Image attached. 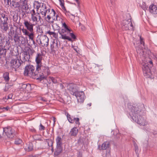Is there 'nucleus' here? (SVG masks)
<instances>
[{"label": "nucleus", "mask_w": 157, "mask_h": 157, "mask_svg": "<svg viewBox=\"0 0 157 157\" xmlns=\"http://www.w3.org/2000/svg\"><path fill=\"white\" fill-rule=\"evenodd\" d=\"M29 8V6L27 5L24 6H21L20 8V9H19V10H20L21 9V10H25V11L26 10H28V9Z\"/></svg>", "instance_id": "obj_37"}, {"label": "nucleus", "mask_w": 157, "mask_h": 157, "mask_svg": "<svg viewBox=\"0 0 157 157\" xmlns=\"http://www.w3.org/2000/svg\"><path fill=\"white\" fill-rule=\"evenodd\" d=\"M149 65V64L148 63H142V69L144 76H150L151 74V67H150V66H148Z\"/></svg>", "instance_id": "obj_10"}, {"label": "nucleus", "mask_w": 157, "mask_h": 157, "mask_svg": "<svg viewBox=\"0 0 157 157\" xmlns=\"http://www.w3.org/2000/svg\"><path fill=\"white\" fill-rule=\"evenodd\" d=\"M147 63H148L149 64L148 66H150V67H151V68H152V67L153 66V62L152 60H150L149 61V62Z\"/></svg>", "instance_id": "obj_53"}, {"label": "nucleus", "mask_w": 157, "mask_h": 157, "mask_svg": "<svg viewBox=\"0 0 157 157\" xmlns=\"http://www.w3.org/2000/svg\"><path fill=\"white\" fill-rule=\"evenodd\" d=\"M28 5L27 0H23L22 2V4L20 5L21 6H23Z\"/></svg>", "instance_id": "obj_39"}, {"label": "nucleus", "mask_w": 157, "mask_h": 157, "mask_svg": "<svg viewBox=\"0 0 157 157\" xmlns=\"http://www.w3.org/2000/svg\"><path fill=\"white\" fill-rule=\"evenodd\" d=\"M62 25L63 28L61 29H59L58 31L59 33L61 35V36L68 32H69L71 30L65 22L63 23Z\"/></svg>", "instance_id": "obj_13"}, {"label": "nucleus", "mask_w": 157, "mask_h": 157, "mask_svg": "<svg viewBox=\"0 0 157 157\" xmlns=\"http://www.w3.org/2000/svg\"><path fill=\"white\" fill-rule=\"evenodd\" d=\"M129 108L130 110L129 113L130 117L134 121L140 125L144 126L147 124V122L142 117L145 114L141 109L132 105H130Z\"/></svg>", "instance_id": "obj_1"}, {"label": "nucleus", "mask_w": 157, "mask_h": 157, "mask_svg": "<svg viewBox=\"0 0 157 157\" xmlns=\"http://www.w3.org/2000/svg\"><path fill=\"white\" fill-rule=\"evenodd\" d=\"M63 151V148H56L54 153L55 157H57Z\"/></svg>", "instance_id": "obj_26"}, {"label": "nucleus", "mask_w": 157, "mask_h": 157, "mask_svg": "<svg viewBox=\"0 0 157 157\" xmlns=\"http://www.w3.org/2000/svg\"><path fill=\"white\" fill-rule=\"evenodd\" d=\"M132 143L134 145V147H138V145L137 144H136L135 141L133 140L132 141Z\"/></svg>", "instance_id": "obj_62"}, {"label": "nucleus", "mask_w": 157, "mask_h": 157, "mask_svg": "<svg viewBox=\"0 0 157 157\" xmlns=\"http://www.w3.org/2000/svg\"><path fill=\"white\" fill-rule=\"evenodd\" d=\"M25 52H27V53L29 54L30 56L32 55L33 53L35 52V51L34 49L31 48L29 47H28L27 51H26Z\"/></svg>", "instance_id": "obj_30"}, {"label": "nucleus", "mask_w": 157, "mask_h": 157, "mask_svg": "<svg viewBox=\"0 0 157 157\" xmlns=\"http://www.w3.org/2000/svg\"><path fill=\"white\" fill-rule=\"evenodd\" d=\"M24 149L26 151H30L33 149V148H25Z\"/></svg>", "instance_id": "obj_54"}, {"label": "nucleus", "mask_w": 157, "mask_h": 157, "mask_svg": "<svg viewBox=\"0 0 157 157\" xmlns=\"http://www.w3.org/2000/svg\"><path fill=\"white\" fill-rule=\"evenodd\" d=\"M14 26L15 27V31L14 33V35L19 36V35H20V33H21L20 29H19V28L17 26L15 25H14Z\"/></svg>", "instance_id": "obj_29"}, {"label": "nucleus", "mask_w": 157, "mask_h": 157, "mask_svg": "<svg viewBox=\"0 0 157 157\" xmlns=\"http://www.w3.org/2000/svg\"><path fill=\"white\" fill-rule=\"evenodd\" d=\"M82 157V153L80 151L79 152L78 154V156L77 157Z\"/></svg>", "instance_id": "obj_64"}, {"label": "nucleus", "mask_w": 157, "mask_h": 157, "mask_svg": "<svg viewBox=\"0 0 157 157\" xmlns=\"http://www.w3.org/2000/svg\"><path fill=\"white\" fill-rule=\"evenodd\" d=\"M10 5H11V6L15 8H19L20 9V5L19 2H16L14 1H12L11 2H10Z\"/></svg>", "instance_id": "obj_25"}, {"label": "nucleus", "mask_w": 157, "mask_h": 157, "mask_svg": "<svg viewBox=\"0 0 157 157\" xmlns=\"http://www.w3.org/2000/svg\"><path fill=\"white\" fill-rule=\"evenodd\" d=\"M149 10L150 12L152 14L157 13V7L155 5L151 4L149 7Z\"/></svg>", "instance_id": "obj_19"}, {"label": "nucleus", "mask_w": 157, "mask_h": 157, "mask_svg": "<svg viewBox=\"0 0 157 157\" xmlns=\"http://www.w3.org/2000/svg\"><path fill=\"white\" fill-rule=\"evenodd\" d=\"M22 142V140L20 139H17L15 141V144H21Z\"/></svg>", "instance_id": "obj_41"}, {"label": "nucleus", "mask_w": 157, "mask_h": 157, "mask_svg": "<svg viewBox=\"0 0 157 157\" xmlns=\"http://www.w3.org/2000/svg\"><path fill=\"white\" fill-rule=\"evenodd\" d=\"M8 18H2L0 17V27L1 29L4 32H6L9 29L8 22H9Z\"/></svg>", "instance_id": "obj_9"}, {"label": "nucleus", "mask_w": 157, "mask_h": 157, "mask_svg": "<svg viewBox=\"0 0 157 157\" xmlns=\"http://www.w3.org/2000/svg\"><path fill=\"white\" fill-rule=\"evenodd\" d=\"M13 40L15 43L19 42L20 41V36L17 35H14Z\"/></svg>", "instance_id": "obj_34"}, {"label": "nucleus", "mask_w": 157, "mask_h": 157, "mask_svg": "<svg viewBox=\"0 0 157 157\" xmlns=\"http://www.w3.org/2000/svg\"><path fill=\"white\" fill-rule=\"evenodd\" d=\"M121 135L120 133H117L114 137L112 140L110 141L104 142L101 147H109L110 146L117 147L120 142V137Z\"/></svg>", "instance_id": "obj_4"}, {"label": "nucleus", "mask_w": 157, "mask_h": 157, "mask_svg": "<svg viewBox=\"0 0 157 157\" xmlns=\"http://www.w3.org/2000/svg\"><path fill=\"white\" fill-rule=\"evenodd\" d=\"M141 7L142 9L145 11L147 8V6H146L145 5H144V4H143V6H141Z\"/></svg>", "instance_id": "obj_60"}, {"label": "nucleus", "mask_w": 157, "mask_h": 157, "mask_svg": "<svg viewBox=\"0 0 157 157\" xmlns=\"http://www.w3.org/2000/svg\"><path fill=\"white\" fill-rule=\"evenodd\" d=\"M131 19L125 20L123 21L122 27L123 30H131L132 31L134 30V27L132 22Z\"/></svg>", "instance_id": "obj_8"}, {"label": "nucleus", "mask_w": 157, "mask_h": 157, "mask_svg": "<svg viewBox=\"0 0 157 157\" xmlns=\"http://www.w3.org/2000/svg\"><path fill=\"white\" fill-rule=\"evenodd\" d=\"M75 95L76 97L78 102H82L84 101L85 95L83 91H78Z\"/></svg>", "instance_id": "obj_14"}, {"label": "nucleus", "mask_w": 157, "mask_h": 157, "mask_svg": "<svg viewBox=\"0 0 157 157\" xmlns=\"http://www.w3.org/2000/svg\"><path fill=\"white\" fill-rule=\"evenodd\" d=\"M24 26L30 32L33 31V27L34 24H32L30 21L27 20H24L23 23Z\"/></svg>", "instance_id": "obj_15"}, {"label": "nucleus", "mask_w": 157, "mask_h": 157, "mask_svg": "<svg viewBox=\"0 0 157 157\" xmlns=\"http://www.w3.org/2000/svg\"><path fill=\"white\" fill-rule=\"evenodd\" d=\"M67 119L70 123H73L74 122V117L73 116L71 117V116L68 113H67Z\"/></svg>", "instance_id": "obj_28"}, {"label": "nucleus", "mask_w": 157, "mask_h": 157, "mask_svg": "<svg viewBox=\"0 0 157 157\" xmlns=\"http://www.w3.org/2000/svg\"><path fill=\"white\" fill-rule=\"evenodd\" d=\"M68 90L70 94L73 95H75L78 91L77 86L74 84H71L70 85Z\"/></svg>", "instance_id": "obj_16"}, {"label": "nucleus", "mask_w": 157, "mask_h": 157, "mask_svg": "<svg viewBox=\"0 0 157 157\" xmlns=\"http://www.w3.org/2000/svg\"><path fill=\"white\" fill-rule=\"evenodd\" d=\"M35 67L33 65H27L25 67L24 72L25 76H29L33 78L36 79L38 80V71H35Z\"/></svg>", "instance_id": "obj_3"}, {"label": "nucleus", "mask_w": 157, "mask_h": 157, "mask_svg": "<svg viewBox=\"0 0 157 157\" xmlns=\"http://www.w3.org/2000/svg\"><path fill=\"white\" fill-rule=\"evenodd\" d=\"M52 17V16H51V15H48L46 17L48 19V20H47V21L48 22H51L52 23H53V21H51L50 19L52 18L51 17Z\"/></svg>", "instance_id": "obj_48"}, {"label": "nucleus", "mask_w": 157, "mask_h": 157, "mask_svg": "<svg viewBox=\"0 0 157 157\" xmlns=\"http://www.w3.org/2000/svg\"><path fill=\"white\" fill-rule=\"evenodd\" d=\"M5 17V18H8V16L5 13H0V17L2 18H4Z\"/></svg>", "instance_id": "obj_40"}, {"label": "nucleus", "mask_w": 157, "mask_h": 157, "mask_svg": "<svg viewBox=\"0 0 157 157\" xmlns=\"http://www.w3.org/2000/svg\"><path fill=\"white\" fill-rule=\"evenodd\" d=\"M9 89V86H6V85L5 86L4 89V92H6Z\"/></svg>", "instance_id": "obj_58"}, {"label": "nucleus", "mask_w": 157, "mask_h": 157, "mask_svg": "<svg viewBox=\"0 0 157 157\" xmlns=\"http://www.w3.org/2000/svg\"><path fill=\"white\" fill-rule=\"evenodd\" d=\"M9 73L8 72H5L3 75V77L6 82H8L9 81Z\"/></svg>", "instance_id": "obj_27"}, {"label": "nucleus", "mask_w": 157, "mask_h": 157, "mask_svg": "<svg viewBox=\"0 0 157 157\" xmlns=\"http://www.w3.org/2000/svg\"><path fill=\"white\" fill-rule=\"evenodd\" d=\"M15 29L14 28H13L12 26H11L10 28V32H11V34L12 33L13 34H14V33Z\"/></svg>", "instance_id": "obj_57"}, {"label": "nucleus", "mask_w": 157, "mask_h": 157, "mask_svg": "<svg viewBox=\"0 0 157 157\" xmlns=\"http://www.w3.org/2000/svg\"><path fill=\"white\" fill-rule=\"evenodd\" d=\"M4 40V37L3 38L2 34L0 32V44H2L1 43L3 42Z\"/></svg>", "instance_id": "obj_44"}, {"label": "nucleus", "mask_w": 157, "mask_h": 157, "mask_svg": "<svg viewBox=\"0 0 157 157\" xmlns=\"http://www.w3.org/2000/svg\"><path fill=\"white\" fill-rule=\"evenodd\" d=\"M78 133V129L77 128L74 127L72 129L70 132V134L71 136H75Z\"/></svg>", "instance_id": "obj_23"}, {"label": "nucleus", "mask_w": 157, "mask_h": 157, "mask_svg": "<svg viewBox=\"0 0 157 157\" xmlns=\"http://www.w3.org/2000/svg\"><path fill=\"white\" fill-rule=\"evenodd\" d=\"M21 12L22 13V15L24 16L26 14H29V11L28 10H26L24 11V10H21Z\"/></svg>", "instance_id": "obj_49"}, {"label": "nucleus", "mask_w": 157, "mask_h": 157, "mask_svg": "<svg viewBox=\"0 0 157 157\" xmlns=\"http://www.w3.org/2000/svg\"><path fill=\"white\" fill-rule=\"evenodd\" d=\"M110 148H98V149L100 150H102L103 152L104 153V154H105L107 155L108 154H109L110 151Z\"/></svg>", "instance_id": "obj_24"}, {"label": "nucleus", "mask_w": 157, "mask_h": 157, "mask_svg": "<svg viewBox=\"0 0 157 157\" xmlns=\"http://www.w3.org/2000/svg\"><path fill=\"white\" fill-rule=\"evenodd\" d=\"M61 6L62 8L63 9V10H64V11H65V13L66 15H67V13H69V11H67L66 10L65 7L64 6V5L62 6Z\"/></svg>", "instance_id": "obj_50"}, {"label": "nucleus", "mask_w": 157, "mask_h": 157, "mask_svg": "<svg viewBox=\"0 0 157 157\" xmlns=\"http://www.w3.org/2000/svg\"><path fill=\"white\" fill-rule=\"evenodd\" d=\"M47 143L49 147H52L53 141L52 140L48 139L47 140Z\"/></svg>", "instance_id": "obj_38"}, {"label": "nucleus", "mask_w": 157, "mask_h": 157, "mask_svg": "<svg viewBox=\"0 0 157 157\" xmlns=\"http://www.w3.org/2000/svg\"><path fill=\"white\" fill-rule=\"evenodd\" d=\"M21 31L23 33L24 35L28 36L30 32L27 29H24L23 28L21 29Z\"/></svg>", "instance_id": "obj_31"}, {"label": "nucleus", "mask_w": 157, "mask_h": 157, "mask_svg": "<svg viewBox=\"0 0 157 157\" xmlns=\"http://www.w3.org/2000/svg\"><path fill=\"white\" fill-rule=\"evenodd\" d=\"M3 132L8 138L13 139L17 136V133L10 127L3 128Z\"/></svg>", "instance_id": "obj_7"}, {"label": "nucleus", "mask_w": 157, "mask_h": 157, "mask_svg": "<svg viewBox=\"0 0 157 157\" xmlns=\"http://www.w3.org/2000/svg\"><path fill=\"white\" fill-rule=\"evenodd\" d=\"M35 2L36 3V9H37V11H38L39 8L41 7V3H40L38 1H35ZM35 4H34V5H35Z\"/></svg>", "instance_id": "obj_36"}, {"label": "nucleus", "mask_w": 157, "mask_h": 157, "mask_svg": "<svg viewBox=\"0 0 157 157\" xmlns=\"http://www.w3.org/2000/svg\"><path fill=\"white\" fill-rule=\"evenodd\" d=\"M4 1L5 3L6 2V4L7 5H9L10 4V2H11V0H4Z\"/></svg>", "instance_id": "obj_59"}, {"label": "nucleus", "mask_w": 157, "mask_h": 157, "mask_svg": "<svg viewBox=\"0 0 157 157\" xmlns=\"http://www.w3.org/2000/svg\"><path fill=\"white\" fill-rule=\"evenodd\" d=\"M50 79L54 83H56L57 82V81L56 79L52 77H50Z\"/></svg>", "instance_id": "obj_43"}, {"label": "nucleus", "mask_w": 157, "mask_h": 157, "mask_svg": "<svg viewBox=\"0 0 157 157\" xmlns=\"http://www.w3.org/2000/svg\"><path fill=\"white\" fill-rule=\"evenodd\" d=\"M45 127L41 123L40 125L39 130H44L45 129Z\"/></svg>", "instance_id": "obj_52"}, {"label": "nucleus", "mask_w": 157, "mask_h": 157, "mask_svg": "<svg viewBox=\"0 0 157 157\" xmlns=\"http://www.w3.org/2000/svg\"><path fill=\"white\" fill-rule=\"evenodd\" d=\"M41 8H43V9H46L47 8L46 6V4L44 3H41Z\"/></svg>", "instance_id": "obj_56"}, {"label": "nucleus", "mask_w": 157, "mask_h": 157, "mask_svg": "<svg viewBox=\"0 0 157 157\" xmlns=\"http://www.w3.org/2000/svg\"><path fill=\"white\" fill-rule=\"evenodd\" d=\"M6 53V49L3 48V45L2 44H0V59L1 58L2 56H5Z\"/></svg>", "instance_id": "obj_22"}, {"label": "nucleus", "mask_w": 157, "mask_h": 157, "mask_svg": "<svg viewBox=\"0 0 157 157\" xmlns=\"http://www.w3.org/2000/svg\"><path fill=\"white\" fill-rule=\"evenodd\" d=\"M59 38L65 40H67L71 42L75 41L77 40L76 36L74 34L73 31L71 29L64 35L59 37Z\"/></svg>", "instance_id": "obj_6"}, {"label": "nucleus", "mask_w": 157, "mask_h": 157, "mask_svg": "<svg viewBox=\"0 0 157 157\" xmlns=\"http://www.w3.org/2000/svg\"><path fill=\"white\" fill-rule=\"evenodd\" d=\"M140 44H142L143 46H144L145 43L144 41V39L141 36L140 37Z\"/></svg>", "instance_id": "obj_45"}, {"label": "nucleus", "mask_w": 157, "mask_h": 157, "mask_svg": "<svg viewBox=\"0 0 157 157\" xmlns=\"http://www.w3.org/2000/svg\"><path fill=\"white\" fill-rule=\"evenodd\" d=\"M18 18V16L17 14L13 16V20L14 21H17Z\"/></svg>", "instance_id": "obj_51"}, {"label": "nucleus", "mask_w": 157, "mask_h": 157, "mask_svg": "<svg viewBox=\"0 0 157 157\" xmlns=\"http://www.w3.org/2000/svg\"><path fill=\"white\" fill-rule=\"evenodd\" d=\"M43 53L42 52L40 53H37L36 56L35 61L36 63V69L39 68L42 63L41 62L43 58Z\"/></svg>", "instance_id": "obj_11"}, {"label": "nucleus", "mask_w": 157, "mask_h": 157, "mask_svg": "<svg viewBox=\"0 0 157 157\" xmlns=\"http://www.w3.org/2000/svg\"><path fill=\"white\" fill-rule=\"evenodd\" d=\"M50 9H48V10L43 9V10H40V13L44 15V16H45L46 15L47 11H48V12H49L50 11Z\"/></svg>", "instance_id": "obj_33"}, {"label": "nucleus", "mask_w": 157, "mask_h": 157, "mask_svg": "<svg viewBox=\"0 0 157 157\" xmlns=\"http://www.w3.org/2000/svg\"><path fill=\"white\" fill-rule=\"evenodd\" d=\"M23 56V59H22V63H24L23 64L25 66V63L27 61H29V59L30 58V56L26 52L24 51V53L22 54Z\"/></svg>", "instance_id": "obj_17"}, {"label": "nucleus", "mask_w": 157, "mask_h": 157, "mask_svg": "<svg viewBox=\"0 0 157 157\" xmlns=\"http://www.w3.org/2000/svg\"><path fill=\"white\" fill-rule=\"evenodd\" d=\"M59 1L60 2V4L61 6L64 5V1L63 0H62Z\"/></svg>", "instance_id": "obj_63"}, {"label": "nucleus", "mask_w": 157, "mask_h": 157, "mask_svg": "<svg viewBox=\"0 0 157 157\" xmlns=\"http://www.w3.org/2000/svg\"><path fill=\"white\" fill-rule=\"evenodd\" d=\"M74 122L75 121V123L76 124L79 125L80 124L79 121V119L78 118H74Z\"/></svg>", "instance_id": "obj_46"}, {"label": "nucleus", "mask_w": 157, "mask_h": 157, "mask_svg": "<svg viewBox=\"0 0 157 157\" xmlns=\"http://www.w3.org/2000/svg\"><path fill=\"white\" fill-rule=\"evenodd\" d=\"M53 37H55L56 38L58 37V34L56 33L55 32H53V33L52 35Z\"/></svg>", "instance_id": "obj_61"}, {"label": "nucleus", "mask_w": 157, "mask_h": 157, "mask_svg": "<svg viewBox=\"0 0 157 157\" xmlns=\"http://www.w3.org/2000/svg\"><path fill=\"white\" fill-rule=\"evenodd\" d=\"M34 35L33 31H32L31 32H30V33L28 36H29V39H30L31 40H34Z\"/></svg>", "instance_id": "obj_35"}, {"label": "nucleus", "mask_w": 157, "mask_h": 157, "mask_svg": "<svg viewBox=\"0 0 157 157\" xmlns=\"http://www.w3.org/2000/svg\"><path fill=\"white\" fill-rule=\"evenodd\" d=\"M42 43L43 44V45H42V46L43 47L46 46L47 47L48 45V38L46 36L44 35L42 36Z\"/></svg>", "instance_id": "obj_18"}, {"label": "nucleus", "mask_w": 157, "mask_h": 157, "mask_svg": "<svg viewBox=\"0 0 157 157\" xmlns=\"http://www.w3.org/2000/svg\"><path fill=\"white\" fill-rule=\"evenodd\" d=\"M20 58V59L17 58L13 59L10 61L11 67L12 68L14 69L15 71H17V69L19 68L20 69H22L24 67L23 65L24 63H22L21 56Z\"/></svg>", "instance_id": "obj_5"}, {"label": "nucleus", "mask_w": 157, "mask_h": 157, "mask_svg": "<svg viewBox=\"0 0 157 157\" xmlns=\"http://www.w3.org/2000/svg\"><path fill=\"white\" fill-rule=\"evenodd\" d=\"M26 90H29L31 89V84H27V85H26Z\"/></svg>", "instance_id": "obj_47"}, {"label": "nucleus", "mask_w": 157, "mask_h": 157, "mask_svg": "<svg viewBox=\"0 0 157 157\" xmlns=\"http://www.w3.org/2000/svg\"><path fill=\"white\" fill-rule=\"evenodd\" d=\"M31 16L32 20L34 22H38L37 17L35 16V15H32Z\"/></svg>", "instance_id": "obj_42"}, {"label": "nucleus", "mask_w": 157, "mask_h": 157, "mask_svg": "<svg viewBox=\"0 0 157 157\" xmlns=\"http://www.w3.org/2000/svg\"><path fill=\"white\" fill-rule=\"evenodd\" d=\"M10 37H8V38H6L5 39L6 42V44L4 46H3V48L6 49H6H9L11 45V41L10 40Z\"/></svg>", "instance_id": "obj_21"}, {"label": "nucleus", "mask_w": 157, "mask_h": 157, "mask_svg": "<svg viewBox=\"0 0 157 157\" xmlns=\"http://www.w3.org/2000/svg\"><path fill=\"white\" fill-rule=\"evenodd\" d=\"M53 12L51 13H50L49 15L52 16L51 17L53 20H57V18L58 17H59V15H56L55 16V15L56 14H55L54 13H53L54 14H53Z\"/></svg>", "instance_id": "obj_32"}, {"label": "nucleus", "mask_w": 157, "mask_h": 157, "mask_svg": "<svg viewBox=\"0 0 157 157\" xmlns=\"http://www.w3.org/2000/svg\"><path fill=\"white\" fill-rule=\"evenodd\" d=\"M139 151V148H135V151L136 153L137 156L139 157V153L138 151Z\"/></svg>", "instance_id": "obj_55"}, {"label": "nucleus", "mask_w": 157, "mask_h": 157, "mask_svg": "<svg viewBox=\"0 0 157 157\" xmlns=\"http://www.w3.org/2000/svg\"><path fill=\"white\" fill-rule=\"evenodd\" d=\"M78 144L79 145H82V147H85L88 146L89 143L88 138L86 136L81 137L79 138L78 141Z\"/></svg>", "instance_id": "obj_12"}, {"label": "nucleus", "mask_w": 157, "mask_h": 157, "mask_svg": "<svg viewBox=\"0 0 157 157\" xmlns=\"http://www.w3.org/2000/svg\"><path fill=\"white\" fill-rule=\"evenodd\" d=\"M62 139L59 136H58L56 139V147H61L63 144Z\"/></svg>", "instance_id": "obj_20"}, {"label": "nucleus", "mask_w": 157, "mask_h": 157, "mask_svg": "<svg viewBox=\"0 0 157 157\" xmlns=\"http://www.w3.org/2000/svg\"><path fill=\"white\" fill-rule=\"evenodd\" d=\"M36 71H38V80L41 82L42 81L43 82H45L47 80V76L50 74L49 67L41 65V66L38 69H36Z\"/></svg>", "instance_id": "obj_2"}]
</instances>
